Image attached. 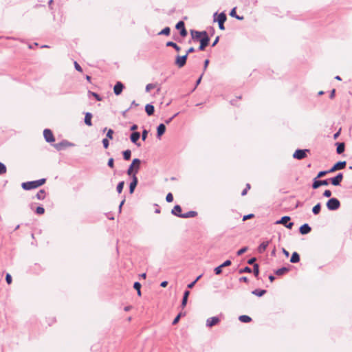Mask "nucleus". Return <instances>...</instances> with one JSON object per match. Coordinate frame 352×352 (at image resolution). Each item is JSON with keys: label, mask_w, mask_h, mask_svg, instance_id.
<instances>
[{"label": "nucleus", "mask_w": 352, "mask_h": 352, "mask_svg": "<svg viewBox=\"0 0 352 352\" xmlns=\"http://www.w3.org/2000/svg\"><path fill=\"white\" fill-rule=\"evenodd\" d=\"M89 94H91L98 101H100L102 100L101 97L95 92L89 91Z\"/></svg>", "instance_id": "obj_49"}, {"label": "nucleus", "mask_w": 352, "mask_h": 352, "mask_svg": "<svg viewBox=\"0 0 352 352\" xmlns=\"http://www.w3.org/2000/svg\"><path fill=\"white\" fill-rule=\"evenodd\" d=\"M74 67H75V69L78 71V72H82V67L80 66V65L77 63V62H74Z\"/></svg>", "instance_id": "obj_56"}, {"label": "nucleus", "mask_w": 352, "mask_h": 352, "mask_svg": "<svg viewBox=\"0 0 352 352\" xmlns=\"http://www.w3.org/2000/svg\"><path fill=\"white\" fill-rule=\"evenodd\" d=\"M219 321H220V320H219V317H217V316L211 317L206 320V325L208 327H212L217 324L219 322Z\"/></svg>", "instance_id": "obj_15"}, {"label": "nucleus", "mask_w": 352, "mask_h": 352, "mask_svg": "<svg viewBox=\"0 0 352 352\" xmlns=\"http://www.w3.org/2000/svg\"><path fill=\"white\" fill-rule=\"evenodd\" d=\"M239 272L240 274H242V273H251L252 272V270L249 267H245L244 268L239 270Z\"/></svg>", "instance_id": "obj_41"}, {"label": "nucleus", "mask_w": 352, "mask_h": 352, "mask_svg": "<svg viewBox=\"0 0 352 352\" xmlns=\"http://www.w3.org/2000/svg\"><path fill=\"white\" fill-rule=\"evenodd\" d=\"M140 138V133L137 131L133 132L130 135L131 141L136 144L138 146H140V143L138 142V140Z\"/></svg>", "instance_id": "obj_16"}, {"label": "nucleus", "mask_w": 352, "mask_h": 352, "mask_svg": "<svg viewBox=\"0 0 352 352\" xmlns=\"http://www.w3.org/2000/svg\"><path fill=\"white\" fill-rule=\"evenodd\" d=\"M269 245V241H264L260 244V245L258 247V252L260 254L263 253L265 250L267 249V246Z\"/></svg>", "instance_id": "obj_24"}, {"label": "nucleus", "mask_w": 352, "mask_h": 352, "mask_svg": "<svg viewBox=\"0 0 352 352\" xmlns=\"http://www.w3.org/2000/svg\"><path fill=\"white\" fill-rule=\"evenodd\" d=\"M182 212V208L179 205H176L174 206V208H173L172 211H171V213L173 214V215H175L177 217H180V215L182 214V213H181Z\"/></svg>", "instance_id": "obj_22"}, {"label": "nucleus", "mask_w": 352, "mask_h": 352, "mask_svg": "<svg viewBox=\"0 0 352 352\" xmlns=\"http://www.w3.org/2000/svg\"><path fill=\"white\" fill-rule=\"evenodd\" d=\"M7 168L6 165L0 162V175H3L6 173Z\"/></svg>", "instance_id": "obj_40"}, {"label": "nucleus", "mask_w": 352, "mask_h": 352, "mask_svg": "<svg viewBox=\"0 0 352 352\" xmlns=\"http://www.w3.org/2000/svg\"><path fill=\"white\" fill-rule=\"evenodd\" d=\"M46 179L43 178L35 181L23 182L21 184L22 188L25 190L36 188L45 183Z\"/></svg>", "instance_id": "obj_1"}, {"label": "nucleus", "mask_w": 352, "mask_h": 352, "mask_svg": "<svg viewBox=\"0 0 352 352\" xmlns=\"http://www.w3.org/2000/svg\"><path fill=\"white\" fill-rule=\"evenodd\" d=\"M256 261V258L255 257H252L248 261V263L250 265H254V264H255L254 263Z\"/></svg>", "instance_id": "obj_60"}, {"label": "nucleus", "mask_w": 352, "mask_h": 352, "mask_svg": "<svg viewBox=\"0 0 352 352\" xmlns=\"http://www.w3.org/2000/svg\"><path fill=\"white\" fill-rule=\"evenodd\" d=\"M166 131V126L164 124H160L157 128V137L160 138V137L165 133Z\"/></svg>", "instance_id": "obj_21"}, {"label": "nucleus", "mask_w": 352, "mask_h": 352, "mask_svg": "<svg viewBox=\"0 0 352 352\" xmlns=\"http://www.w3.org/2000/svg\"><path fill=\"white\" fill-rule=\"evenodd\" d=\"M102 144H103L104 148H108V146L109 145V140H107V138H104L102 140Z\"/></svg>", "instance_id": "obj_52"}, {"label": "nucleus", "mask_w": 352, "mask_h": 352, "mask_svg": "<svg viewBox=\"0 0 352 352\" xmlns=\"http://www.w3.org/2000/svg\"><path fill=\"white\" fill-rule=\"evenodd\" d=\"M45 212V209L42 206H38L36 209V213L38 214H43Z\"/></svg>", "instance_id": "obj_43"}, {"label": "nucleus", "mask_w": 352, "mask_h": 352, "mask_svg": "<svg viewBox=\"0 0 352 352\" xmlns=\"http://www.w3.org/2000/svg\"><path fill=\"white\" fill-rule=\"evenodd\" d=\"M217 15V12H215L214 14V21H217L218 23H225V21H226L227 19V16H226V14L224 13V12H221L219 14H218V17L217 19H215V16Z\"/></svg>", "instance_id": "obj_20"}, {"label": "nucleus", "mask_w": 352, "mask_h": 352, "mask_svg": "<svg viewBox=\"0 0 352 352\" xmlns=\"http://www.w3.org/2000/svg\"><path fill=\"white\" fill-rule=\"evenodd\" d=\"M330 172H329V170H322V171H320L318 173V175L316 178H320V177H322L324 176H325L327 173H329Z\"/></svg>", "instance_id": "obj_42"}, {"label": "nucleus", "mask_w": 352, "mask_h": 352, "mask_svg": "<svg viewBox=\"0 0 352 352\" xmlns=\"http://www.w3.org/2000/svg\"><path fill=\"white\" fill-rule=\"evenodd\" d=\"M323 196L325 197H330L331 196V192L329 190H326L323 192Z\"/></svg>", "instance_id": "obj_55"}, {"label": "nucleus", "mask_w": 352, "mask_h": 352, "mask_svg": "<svg viewBox=\"0 0 352 352\" xmlns=\"http://www.w3.org/2000/svg\"><path fill=\"white\" fill-rule=\"evenodd\" d=\"M197 283V280H194V281H192V283H189V284L188 285V288H189V289H192V288L195 286V283Z\"/></svg>", "instance_id": "obj_62"}, {"label": "nucleus", "mask_w": 352, "mask_h": 352, "mask_svg": "<svg viewBox=\"0 0 352 352\" xmlns=\"http://www.w3.org/2000/svg\"><path fill=\"white\" fill-rule=\"evenodd\" d=\"M214 272L217 275L221 274L222 273V267H221V265L215 267Z\"/></svg>", "instance_id": "obj_48"}, {"label": "nucleus", "mask_w": 352, "mask_h": 352, "mask_svg": "<svg viewBox=\"0 0 352 352\" xmlns=\"http://www.w3.org/2000/svg\"><path fill=\"white\" fill-rule=\"evenodd\" d=\"M166 46L167 47H173V48H174L177 52H179L181 50L180 47L173 41H168L166 43Z\"/></svg>", "instance_id": "obj_32"}, {"label": "nucleus", "mask_w": 352, "mask_h": 352, "mask_svg": "<svg viewBox=\"0 0 352 352\" xmlns=\"http://www.w3.org/2000/svg\"><path fill=\"white\" fill-rule=\"evenodd\" d=\"M253 272L256 277L258 276L259 274V266L257 263L254 264L253 266Z\"/></svg>", "instance_id": "obj_38"}, {"label": "nucleus", "mask_w": 352, "mask_h": 352, "mask_svg": "<svg viewBox=\"0 0 352 352\" xmlns=\"http://www.w3.org/2000/svg\"><path fill=\"white\" fill-rule=\"evenodd\" d=\"M74 146V144L73 143L69 142L67 140H63L60 143H58V144H56L54 145V146L57 150H61L64 147H70V146Z\"/></svg>", "instance_id": "obj_13"}, {"label": "nucleus", "mask_w": 352, "mask_h": 352, "mask_svg": "<svg viewBox=\"0 0 352 352\" xmlns=\"http://www.w3.org/2000/svg\"><path fill=\"white\" fill-rule=\"evenodd\" d=\"M131 156V151L129 149L123 152V158L125 160H129Z\"/></svg>", "instance_id": "obj_36"}, {"label": "nucleus", "mask_w": 352, "mask_h": 352, "mask_svg": "<svg viewBox=\"0 0 352 352\" xmlns=\"http://www.w3.org/2000/svg\"><path fill=\"white\" fill-rule=\"evenodd\" d=\"M289 271V269L285 267H283L281 268L278 269L275 273L278 276L283 275L285 273Z\"/></svg>", "instance_id": "obj_30"}, {"label": "nucleus", "mask_w": 352, "mask_h": 352, "mask_svg": "<svg viewBox=\"0 0 352 352\" xmlns=\"http://www.w3.org/2000/svg\"><path fill=\"white\" fill-rule=\"evenodd\" d=\"M231 261L230 260H227L225 262H223L221 265V267L223 268V267H228V266H230L231 265Z\"/></svg>", "instance_id": "obj_53"}, {"label": "nucleus", "mask_w": 352, "mask_h": 352, "mask_svg": "<svg viewBox=\"0 0 352 352\" xmlns=\"http://www.w3.org/2000/svg\"><path fill=\"white\" fill-rule=\"evenodd\" d=\"M340 206V202L337 198H331L327 202V207L329 210H336Z\"/></svg>", "instance_id": "obj_3"}, {"label": "nucleus", "mask_w": 352, "mask_h": 352, "mask_svg": "<svg viewBox=\"0 0 352 352\" xmlns=\"http://www.w3.org/2000/svg\"><path fill=\"white\" fill-rule=\"evenodd\" d=\"M320 210H321V204L320 203H318L313 207L312 212L314 214H318L320 212Z\"/></svg>", "instance_id": "obj_35"}, {"label": "nucleus", "mask_w": 352, "mask_h": 352, "mask_svg": "<svg viewBox=\"0 0 352 352\" xmlns=\"http://www.w3.org/2000/svg\"><path fill=\"white\" fill-rule=\"evenodd\" d=\"M309 152V149H297L293 154V157L297 160H302L307 156V153Z\"/></svg>", "instance_id": "obj_5"}, {"label": "nucleus", "mask_w": 352, "mask_h": 352, "mask_svg": "<svg viewBox=\"0 0 352 352\" xmlns=\"http://www.w3.org/2000/svg\"><path fill=\"white\" fill-rule=\"evenodd\" d=\"M145 111L148 116H152L155 111L154 106L150 104H147L145 107Z\"/></svg>", "instance_id": "obj_26"}, {"label": "nucleus", "mask_w": 352, "mask_h": 352, "mask_svg": "<svg viewBox=\"0 0 352 352\" xmlns=\"http://www.w3.org/2000/svg\"><path fill=\"white\" fill-rule=\"evenodd\" d=\"M337 149L336 151L338 154H341L344 151L345 145L343 142H338L336 143Z\"/></svg>", "instance_id": "obj_28"}, {"label": "nucleus", "mask_w": 352, "mask_h": 352, "mask_svg": "<svg viewBox=\"0 0 352 352\" xmlns=\"http://www.w3.org/2000/svg\"><path fill=\"white\" fill-rule=\"evenodd\" d=\"M43 136L47 142L51 143L55 141L54 135L50 129H45L43 131Z\"/></svg>", "instance_id": "obj_8"}, {"label": "nucleus", "mask_w": 352, "mask_h": 352, "mask_svg": "<svg viewBox=\"0 0 352 352\" xmlns=\"http://www.w3.org/2000/svg\"><path fill=\"white\" fill-rule=\"evenodd\" d=\"M140 164H141V160L140 159H138V158L133 159L131 164L129 166V167L126 171L127 175L129 176H132V177H133V174H135V175H136V174L138 173V172L140 168Z\"/></svg>", "instance_id": "obj_2"}, {"label": "nucleus", "mask_w": 352, "mask_h": 352, "mask_svg": "<svg viewBox=\"0 0 352 352\" xmlns=\"http://www.w3.org/2000/svg\"><path fill=\"white\" fill-rule=\"evenodd\" d=\"M113 134V131L112 129H109L107 133V138H109V139H112Z\"/></svg>", "instance_id": "obj_51"}, {"label": "nucleus", "mask_w": 352, "mask_h": 352, "mask_svg": "<svg viewBox=\"0 0 352 352\" xmlns=\"http://www.w3.org/2000/svg\"><path fill=\"white\" fill-rule=\"evenodd\" d=\"M166 200L167 202L170 203V202H172L173 200V196L172 195V193L169 192L167 194L166 197Z\"/></svg>", "instance_id": "obj_47"}, {"label": "nucleus", "mask_w": 352, "mask_h": 352, "mask_svg": "<svg viewBox=\"0 0 352 352\" xmlns=\"http://www.w3.org/2000/svg\"><path fill=\"white\" fill-rule=\"evenodd\" d=\"M124 182H123V181L118 183V184L116 187V190L118 193L122 192L123 188H124Z\"/></svg>", "instance_id": "obj_39"}, {"label": "nucleus", "mask_w": 352, "mask_h": 352, "mask_svg": "<svg viewBox=\"0 0 352 352\" xmlns=\"http://www.w3.org/2000/svg\"><path fill=\"white\" fill-rule=\"evenodd\" d=\"M36 197L39 200H43L45 197V192L44 190H40L36 195Z\"/></svg>", "instance_id": "obj_33"}, {"label": "nucleus", "mask_w": 352, "mask_h": 352, "mask_svg": "<svg viewBox=\"0 0 352 352\" xmlns=\"http://www.w3.org/2000/svg\"><path fill=\"white\" fill-rule=\"evenodd\" d=\"M155 87V84L149 83V84H148V85L146 86V92H148V91H150L152 89H154Z\"/></svg>", "instance_id": "obj_46"}, {"label": "nucleus", "mask_w": 352, "mask_h": 352, "mask_svg": "<svg viewBox=\"0 0 352 352\" xmlns=\"http://www.w3.org/2000/svg\"><path fill=\"white\" fill-rule=\"evenodd\" d=\"M210 41V38L208 34H206L205 36H203L201 38L199 42L200 45L199 47V50L201 51H203L205 50L206 47L208 45Z\"/></svg>", "instance_id": "obj_12"}, {"label": "nucleus", "mask_w": 352, "mask_h": 352, "mask_svg": "<svg viewBox=\"0 0 352 352\" xmlns=\"http://www.w3.org/2000/svg\"><path fill=\"white\" fill-rule=\"evenodd\" d=\"M6 281L8 285H10L12 281V276L10 274H6Z\"/></svg>", "instance_id": "obj_45"}, {"label": "nucleus", "mask_w": 352, "mask_h": 352, "mask_svg": "<svg viewBox=\"0 0 352 352\" xmlns=\"http://www.w3.org/2000/svg\"><path fill=\"white\" fill-rule=\"evenodd\" d=\"M265 293L266 290L265 289H254V291L252 292V294L259 297L263 296Z\"/></svg>", "instance_id": "obj_31"}, {"label": "nucleus", "mask_w": 352, "mask_h": 352, "mask_svg": "<svg viewBox=\"0 0 352 352\" xmlns=\"http://www.w3.org/2000/svg\"><path fill=\"white\" fill-rule=\"evenodd\" d=\"M107 165H108L110 168H113V166H114V160H113V158H110V159L108 160Z\"/></svg>", "instance_id": "obj_54"}, {"label": "nucleus", "mask_w": 352, "mask_h": 352, "mask_svg": "<svg viewBox=\"0 0 352 352\" xmlns=\"http://www.w3.org/2000/svg\"><path fill=\"white\" fill-rule=\"evenodd\" d=\"M176 29L179 30L180 35L182 37H185L187 35V31L185 28V24L184 21H179L175 26Z\"/></svg>", "instance_id": "obj_11"}, {"label": "nucleus", "mask_w": 352, "mask_h": 352, "mask_svg": "<svg viewBox=\"0 0 352 352\" xmlns=\"http://www.w3.org/2000/svg\"><path fill=\"white\" fill-rule=\"evenodd\" d=\"M253 217H254L253 214H249L245 215L243 217V221H245V220L249 219Z\"/></svg>", "instance_id": "obj_61"}, {"label": "nucleus", "mask_w": 352, "mask_h": 352, "mask_svg": "<svg viewBox=\"0 0 352 352\" xmlns=\"http://www.w3.org/2000/svg\"><path fill=\"white\" fill-rule=\"evenodd\" d=\"M170 32V29L169 27H166L161 32L158 33L159 35H169Z\"/></svg>", "instance_id": "obj_37"}, {"label": "nucleus", "mask_w": 352, "mask_h": 352, "mask_svg": "<svg viewBox=\"0 0 352 352\" xmlns=\"http://www.w3.org/2000/svg\"><path fill=\"white\" fill-rule=\"evenodd\" d=\"M343 179V174L340 173L336 177L331 178L329 180L332 185L339 186Z\"/></svg>", "instance_id": "obj_14"}, {"label": "nucleus", "mask_w": 352, "mask_h": 352, "mask_svg": "<svg viewBox=\"0 0 352 352\" xmlns=\"http://www.w3.org/2000/svg\"><path fill=\"white\" fill-rule=\"evenodd\" d=\"M230 15L232 16V17H234L236 18V19L238 20H243L244 18L243 16H239L236 14V8H234L230 12Z\"/></svg>", "instance_id": "obj_34"}, {"label": "nucleus", "mask_w": 352, "mask_h": 352, "mask_svg": "<svg viewBox=\"0 0 352 352\" xmlns=\"http://www.w3.org/2000/svg\"><path fill=\"white\" fill-rule=\"evenodd\" d=\"M190 34L192 39L199 41H200L201 38L208 34L206 31L199 32L197 30H191Z\"/></svg>", "instance_id": "obj_7"}, {"label": "nucleus", "mask_w": 352, "mask_h": 352, "mask_svg": "<svg viewBox=\"0 0 352 352\" xmlns=\"http://www.w3.org/2000/svg\"><path fill=\"white\" fill-rule=\"evenodd\" d=\"M239 320L241 322L248 323V322H250L252 320V318L250 316H247V315H242V316H239Z\"/></svg>", "instance_id": "obj_29"}, {"label": "nucleus", "mask_w": 352, "mask_h": 352, "mask_svg": "<svg viewBox=\"0 0 352 352\" xmlns=\"http://www.w3.org/2000/svg\"><path fill=\"white\" fill-rule=\"evenodd\" d=\"M239 281L240 282H245V283H247L248 282V279L246 276H242L239 278Z\"/></svg>", "instance_id": "obj_64"}, {"label": "nucleus", "mask_w": 352, "mask_h": 352, "mask_svg": "<svg viewBox=\"0 0 352 352\" xmlns=\"http://www.w3.org/2000/svg\"><path fill=\"white\" fill-rule=\"evenodd\" d=\"M289 221L290 217L289 216H284L280 220L277 221L276 223L282 224L285 226L287 228L292 229L294 226V223L289 222Z\"/></svg>", "instance_id": "obj_4"}, {"label": "nucleus", "mask_w": 352, "mask_h": 352, "mask_svg": "<svg viewBox=\"0 0 352 352\" xmlns=\"http://www.w3.org/2000/svg\"><path fill=\"white\" fill-rule=\"evenodd\" d=\"M133 288L135 290H138L141 288V284L139 282H135L133 285Z\"/></svg>", "instance_id": "obj_59"}, {"label": "nucleus", "mask_w": 352, "mask_h": 352, "mask_svg": "<svg viewBox=\"0 0 352 352\" xmlns=\"http://www.w3.org/2000/svg\"><path fill=\"white\" fill-rule=\"evenodd\" d=\"M181 316H182V314H179L175 317V318L173 320V321L172 324H176L179 322V318H180Z\"/></svg>", "instance_id": "obj_57"}, {"label": "nucleus", "mask_w": 352, "mask_h": 352, "mask_svg": "<svg viewBox=\"0 0 352 352\" xmlns=\"http://www.w3.org/2000/svg\"><path fill=\"white\" fill-rule=\"evenodd\" d=\"M346 164L345 161L338 162L329 170V172L333 173L337 170H342L345 168Z\"/></svg>", "instance_id": "obj_10"}, {"label": "nucleus", "mask_w": 352, "mask_h": 352, "mask_svg": "<svg viewBox=\"0 0 352 352\" xmlns=\"http://www.w3.org/2000/svg\"><path fill=\"white\" fill-rule=\"evenodd\" d=\"M91 118H92V114L91 113L87 112V113H85V123L87 126H91L92 125Z\"/></svg>", "instance_id": "obj_25"}, {"label": "nucleus", "mask_w": 352, "mask_h": 352, "mask_svg": "<svg viewBox=\"0 0 352 352\" xmlns=\"http://www.w3.org/2000/svg\"><path fill=\"white\" fill-rule=\"evenodd\" d=\"M187 302H188V298L186 297H183L182 301V305H181L183 308L184 307H186Z\"/></svg>", "instance_id": "obj_58"}, {"label": "nucleus", "mask_w": 352, "mask_h": 352, "mask_svg": "<svg viewBox=\"0 0 352 352\" xmlns=\"http://www.w3.org/2000/svg\"><path fill=\"white\" fill-rule=\"evenodd\" d=\"M148 133V132L146 129L143 130L142 133V139L143 141L146 140V139L147 138Z\"/></svg>", "instance_id": "obj_50"}, {"label": "nucleus", "mask_w": 352, "mask_h": 352, "mask_svg": "<svg viewBox=\"0 0 352 352\" xmlns=\"http://www.w3.org/2000/svg\"><path fill=\"white\" fill-rule=\"evenodd\" d=\"M299 261H300L299 254L296 252H293L292 254L291 258H290V262L292 263H298Z\"/></svg>", "instance_id": "obj_27"}, {"label": "nucleus", "mask_w": 352, "mask_h": 352, "mask_svg": "<svg viewBox=\"0 0 352 352\" xmlns=\"http://www.w3.org/2000/svg\"><path fill=\"white\" fill-rule=\"evenodd\" d=\"M188 56L187 54H185L184 56H177L175 58V65H177L178 67L182 68L183 67L187 60Z\"/></svg>", "instance_id": "obj_6"}, {"label": "nucleus", "mask_w": 352, "mask_h": 352, "mask_svg": "<svg viewBox=\"0 0 352 352\" xmlns=\"http://www.w3.org/2000/svg\"><path fill=\"white\" fill-rule=\"evenodd\" d=\"M329 184L328 179L318 180V178H314L312 184V188L317 189L321 186H327Z\"/></svg>", "instance_id": "obj_9"}, {"label": "nucleus", "mask_w": 352, "mask_h": 352, "mask_svg": "<svg viewBox=\"0 0 352 352\" xmlns=\"http://www.w3.org/2000/svg\"><path fill=\"white\" fill-rule=\"evenodd\" d=\"M138 177H136V175H135V174H133L132 177V181L131 182L129 185V192L131 194H132L134 192V190L138 184Z\"/></svg>", "instance_id": "obj_18"}, {"label": "nucleus", "mask_w": 352, "mask_h": 352, "mask_svg": "<svg viewBox=\"0 0 352 352\" xmlns=\"http://www.w3.org/2000/svg\"><path fill=\"white\" fill-rule=\"evenodd\" d=\"M311 230V227L307 223L302 225L299 228V232L301 234H307Z\"/></svg>", "instance_id": "obj_19"}, {"label": "nucleus", "mask_w": 352, "mask_h": 352, "mask_svg": "<svg viewBox=\"0 0 352 352\" xmlns=\"http://www.w3.org/2000/svg\"><path fill=\"white\" fill-rule=\"evenodd\" d=\"M197 215V212L195 211H189L186 213H182V214L180 215V218H192L195 217Z\"/></svg>", "instance_id": "obj_23"}, {"label": "nucleus", "mask_w": 352, "mask_h": 352, "mask_svg": "<svg viewBox=\"0 0 352 352\" xmlns=\"http://www.w3.org/2000/svg\"><path fill=\"white\" fill-rule=\"evenodd\" d=\"M195 52V48H194V47H190V48L186 51V54H187V56H188L189 54L192 53V52Z\"/></svg>", "instance_id": "obj_63"}, {"label": "nucleus", "mask_w": 352, "mask_h": 352, "mask_svg": "<svg viewBox=\"0 0 352 352\" xmlns=\"http://www.w3.org/2000/svg\"><path fill=\"white\" fill-rule=\"evenodd\" d=\"M123 89L124 85L120 81L117 82L113 87L114 94L116 96L120 95L122 92Z\"/></svg>", "instance_id": "obj_17"}, {"label": "nucleus", "mask_w": 352, "mask_h": 352, "mask_svg": "<svg viewBox=\"0 0 352 352\" xmlns=\"http://www.w3.org/2000/svg\"><path fill=\"white\" fill-rule=\"evenodd\" d=\"M248 247L242 248L241 249H240L239 250L237 251L236 255L237 256L242 255L243 254H244L248 250Z\"/></svg>", "instance_id": "obj_44"}]
</instances>
